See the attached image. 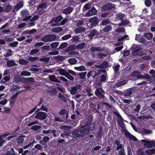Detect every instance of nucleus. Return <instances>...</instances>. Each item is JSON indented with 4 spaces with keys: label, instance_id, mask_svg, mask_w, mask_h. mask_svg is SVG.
Instances as JSON below:
<instances>
[{
    "label": "nucleus",
    "instance_id": "obj_1",
    "mask_svg": "<svg viewBox=\"0 0 155 155\" xmlns=\"http://www.w3.org/2000/svg\"><path fill=\"white\" fill-rule=\"evenodd\" d=\"M90 126L92 127H90L87 128V127L85 128H80L78 129L75 130L72 133V137L74 138H76L84 136L85 134L88 133L90 130H92L94 127V125L93 124H90Z\"/></svg>",
    "mask_w": 155,
    "mask_h": 155
},
{
    "label": "nucleus",
    "instance_id": "obj_2",
    "mask_svg": "<svg viewBox=\"0 0 155 155\" xmlns=\"http://www.w3.org/2000/svg\"><path fill=\"white\" fill-rule=\"evenodd\" d=\"M118 116L120 119H118V121L120 126L121 128V132L123 133H124L126 137L128 138L130 140L134 141H137V139L136 137L132 135L126 129L122 117L120 115H119Z\"/></svg>",
    "mask_w": 155,
    "mask_h": 155
},
{
    "label": "nucleus",
    "instance_id": "obj_3",
    "mask_svg": "<svg viewBox=\"0 0 155 155\" xmlns=\"http://www.w3.org/2000/svg\"><path fill=\"white\" fill-rule=\"evenodd\" d=\"M141 141L144 143V146L147 148H151L153 147H155V142L154 141H150L145 140H142Z\"/></svg>",
    "mask_w": 155,
    "mask_h": 155
},
{
    "label": "nucleus",
    "instance_id": "obj_4",
    "mask_svg": "<svg viewBox=\"0 0 155 155\" xmlns=\"http://www.w3.org/2000/svg\"><path fill=\"white\" fill-rule=\"evenodd\" d=\"M21 15L24 18L23 20L24 21L29 20L31 17V16H29L28 12L27 10H23L21 13Z\"/></svg>",
    "mask_w": 155,
    "mask_h": 155
},
{
    "label": "nucleus",
    "instance_id": "obj_5",
    "mask_svg": "<svg viewBox=\"0 0 155 155\" xmlns=\"http://www.w3.org/2000/svg\"><path fill=\"white\" fill-rule=\"evenodd\" d=\"M104 91L101 88H98L95 91V94L100 98H103L104 97Z\"/></svg>",
    "mask_w": 155,
    "mask_h": 155
},
{
    "label": "nucleus",
    "instance_id": "obj_6",
    "mask_svg": "<svg viewBox=\"0 0 155 155\" xmlns=\"http://www.w3.org/2000/svg\"><path fill=\"white\" fill-rule=\"evenodd\" d=\"M145 153L143 151L140 152L141 155H151L153 154H155V149H151L145 150Z\"/></svg>",
    "mask_w": 155,
    "mask_h": 155
},
{
    "label": "nucleus",
    "instance_id": "obj_7",
    "mask_svg": "<svg viewBox=\"0 0 155 155\" xmlns=\"http://www.w3.org/2000/svg\"><path fill=\"white\" fill-rule=\"evenodd\" d=\"M46 117V114L45 113L43 112H40L37 113L35 116V118L43 120L45 119Z\"/></svg>",
    "mask_w": 155,
    "mask_h": 155
},
{
    "label": "nucleus",
    "instance_id": "obj_8",
    "mask_svg": "<svg viewBox=\"0 0 155 155\" xmlns=\"http://www.w3.org/2000/svg\"><path fill=\"white\" fill-rule=\"evenodd\" d=\"M97 12V11L95 8L94 7L87 12L85 15V17H89L91 16L95 15Z\"/></svg>",
    "mask_w": 155,
    "mask_h": 155
},
{
    "label": "nucleus",
    "instance_id": "obj_9",
    "mask_svg": "<svg viewBox=\"0 0 155 155\" xmlns=\"http://www.w3.org/2000/svg\"><path fill=\"white\" fill-rule=\"evenodd\" d=\"M18 94V93L17 92L15 94H13L12 97L10 99V104L9 106L11 107H12L15 103V100L17 98V96Z\"/></svg>",
    "mask_w": 155,
    "mask_h": 155
},
{
    "label": "nucleus",
    "instance_id": "obj_10",
    "mask_svg": "<svg viewBox=\"0 0 155 155\" xmlns=\"http://www.w3.org/2000/svg\"><path fill=\"white\" fill-rule=\"evenodd\" d=\"M142 49V48L140 46H137L136 48H135L134 51L132 52V53L134 54V55L138 54L140 55H142V54H139L138 52L141 50Z\"/></svg>",
    "mask_w": 155,
    "mask_h": 155
},
{
    "label": "nucleus",
    "instance_id": "obj_11",
    "mask_svg": "<svg viewBox=\"0 0 155 155\" xmlns=\"http://www.w3.org/2000/svg\"><path fill=\"white\" fill-rule=\"evenodd\" d=\"M135 40L141 43H144L145 41V39L140 34L136 35Z\"/></svg>",
    "mask_w": 155,
    "mask_h": 155
},
{
    "label": "nucleus",
    "instance_id": "obj_12",
    "mask_svg": "<svg viewBox=\"0 0 155 155\" xmlns=\"http://www.w3.org/2000/svg\"><path fill=\"white\" fill-rule=\"evenodd\" d=\"M73 11L72 8L71 7H68L66 8L63 10V13L65 14H70Z\"/></svg>",
    "mask_w": 155,
    "mask_h": 155
},
{
    "label": "nucleus",
    "instance_id": "obj_13",
    "mask_svg": "<svg viewBox=\"0 0 155 155\" xmlns=\"http://www.w3.org/2000/svg\"><path fill=\"white\" fill-rule=\"evenodd\" d=\"M57 71L59 72V73L60 75L64 76H65L68 73L65 70L62 69H58L57 70Z\"/></svg>",
    "mask_w": 155,
    "mask_h": 155
},
{
    "label": "nucleus",
    "instance_id": "obj_14",
    "mask_svg": "<svg viewBox=\"0 0 155 155\" xmlns=\"http://www.w3.org/2000/svg\"><path fill=\"white\" fill-rule=\"evenodd\" d=\"M8 134H5L0 136V147L2 146L5 141L3 140L4 138L7 136Z\"/></svg>",
    "mask_w": 155,
    "mask_h": 155
},
{
    "label": "nucleus",
    "instance_id": "obj_15",
    "mask_svg": "<svg viewBox=\"0 0 155 155\" xmlns=\"http://www.w3.org/2000/svg\"><path fill=\"white\" fill-rule=\"evenodd\" d=\"M23 6V4L22 2H20L18 3L15 6V11H18Z\"/></svg>",
    "mask_w": 155,
    "mask_h": 155
},
{
    "label": "nucleus",
    "instance_id": "obj_16",
    "mask_svg": "<svg viewBox=\"0 0 155 155\" xmlns=\"http://www.w3.org/2000/svg\"><path fill=\"white\" fill-rule=\"evenodd\" d=\"M49 79L52 81L55 82H56L60 83V81L58 80V78H57L56 77L53 75H50L49 76Z\"/></svg>",
    "mask_w": 155,
    "mask_h": 155
},
{
    "label": "nucleus",
    "instance_id": "obj_17",
    "mask_svg": "<svg viewBox=\"0 0 155 155\" xmlns=\"http://www.w3.org/2000/svg\"><path fill=\"white\" fill-rule=\"evenodd\" d=\"M97 32L95 30H93L90 32V34L88 35L89 38H91L95 35H97Z\"/></svg>",
    "mask_w": 155,
    "mask_h": 155
},
{
    "label": "nucleus",
    "instance_id": "obj_18",
    "mask_svg": "<svg viewBox=\"0 0 155 155\" xmlns=\"http://www.w3.org/2000/svg\"><path fill=\"white\" fill-rule=\"evenodd\" d=\"M85 30V28L84 27H81L77 28L75 30V32L77 34L79 33L84 31Z\"/></svg>",
    "mask_w": 155,
    "mask_h": 155
},
{
    "label": "nucleus",
    "instance_id": "obj_19",
    "mask_svg": "<svg viewBox=\"0 0 155 155\" xmlns=\"http://www.w3.org/2000/svg\"><path fill=\"white\" fill-rule=\"evenodd\" d=\"M131 76H137V78L138 79H140L143 77L142 76L141 74H139L138 72L136 71H134L132 73Z\"/></svg>",
    "mask_w": 155,
    "mask_h": 155
},
{
    "label": "nucleus",
    "instance_id": "obj_20",
    "mask_svg": "<svg viewBox=\"0 0 155 155\" xmlns=\"http://www.w3.org/2000/svg\"><path fill=\"white\" fill-rule=\"evenodd\" d=\"M62 18L61 15H59L55 18H53L51 20L52 22L54 21L55 22H58L61 21Z\"/></svg>",
    "mask_w": 155,
    "mask_h": 155
},
{
    "label": "nucleus",
    "instance_id": "obj_21",
    "mask_svg": "<svg viewBox=\"0 0 155 155\" xmlns=\"http://www.w3.org/2000/svg\"><path fill=\"white\" fill-rule=\"evenodd\" d=\"M112 27L110 25L108 26L103 29L102 31L104 33H107L110 31L112 29Z\"/></svg>",
    "mask_w": 155,
    "mask_h": 155
},
{
    "label": "nucleus",
    "instance_id": "obj_22",
    "mask_svg": "<svg viewBox=\"0 0 155 155\" xmlns=\"http://www.w3.org/2000/svg\"><path fill=\"white\" fill-rule=\"evenodd\" d=\"M70 90L71 94H74L77 93L78 90V88L76 87H73L70 89Z\"/></svg>",
    "mask_w": 155,
    "mask_h": 155
},
{
    "label": "nucleus",
    "instance_id": "obj_23",
    "mask_svg": "<svg viewBox=\"0 0 155 155\" xmlns=\"http://www.w3.org/2000/svg\"><path fill=\"white\" fill-rule=\"evenodd\" d=\"M74 69L78 71H83L85 70V68L84 66H81L79 67H75Z\"/></svg>",
    "mask_w": 155,
    "mask_h": 155
},
{
    "label": "nucleus",
    "instance_id": "obj_24",
    "mask_svg": "<svg viewBox=\"0 0 155 155\" xmlns=\"http://www.w3.org/2000/svg\"><path fill=\"white\" fill-rule=\"evenodd\" d=\"M68 61L71 64H74L77 63V61L76 59L74 58H71L68 59Z\"/></svg>",
    "mask_w": 155,
    "mask_h": 155
},
{
    "label": "nucleus",
    "instance_id": "obj_25",
    "mask_svg": "<svg viewBox=\"0 0 155 155\" xmlns=\"http://www.w3.org/2000/svg\"><path fill=\"white\" fill-rule=\"evenodd\" d=\"M91 51H101L103 49L102 48L99 47H92L90 49Z\"/></svg>",
    "mask_w": 155,
    "mask_h": 155
},
{
    "label": "nucleus",
    "instance_id": "obj_26",
    "mask_svg": "<svg viewBox=\"0 0 155 155\" xmlns=\"http://www.w3.org/2000/svg\"><path fill=\"white\" fill-rule=\"evenodd\" d=\"M114 7V5L112 4H107L105 5V7L107 10L110 9Z\"/></svg>",
    "mask_w": 155,
    "mask_h": 155
},
{
    "label": "nucleus",
    "instance_id": "obj_27",
    "mask_svg": "<svg viewBox=\"0 0 155 155\" xmlns=\"http://www.w3.org/2000/svg\"><path fill=\"white\" fill-rule=\"evenodd\" d=\"M7 64L8 67H11L15 65V62L14 61H9L7 62Z\"/></svg>",
    "mask_w": 155,
    "mask_h": 155
},
{
    "label": "nucleus",
    "instance_id": "obj_28",
    "mask_svg": "<svg viewBox=\"0 0 155 155\" xmlns=\"http://www.w3.org/2000/svg\"><path fill=\"white\" fill-rule=\"evenodd\" d=\"M144 36L149 40L151 39L153 37V35L150 33H146L144 34Z\"/></svg>",
    "mask_w": 155,
    "mask_h": 155
},
{
    "label": "nucleus",
    "instance_id": "obj_29",
    "mask_svg": "<svg viewBox=\"0 0 155 155\" xmlns=\"http://www.w3.org/2000/svg\"><path fill=\"white\" fill-rule=\"evenodd\" d=\"M47 7V6L45 4L42 3L38 6V10H40V9L45 8Z\"/></svg>",
    "mask_w": 155,
    "mask_h": 155
},
{
    "label": "nucleus",
    "instance_id": "obj_30",
    "mask_svg": "<svg viewBox=\"0 0 155 155\" xmlns=\"http://www.w3.org/2000/svg\"><path fill=\"white\" fill-rule=\"evenodd\" d=\"M62 30V28L61 27H59L57 28H54L52 30V31L53 32H56V33H58L61 31Z\"/></svg>",
    "mask_w": 155,
    "mask_h": 155
},
{
    "label": "nucleus",
    "instance_id": "obj_31",
    "mask_svg": "<svg viewBox=\"0 0 155 155\" xmlns=\"http://www.w3.org/2000/svg\"><path fill=\"white\" fill-rule=\"evenodd\" d=\"M31 73L30 72L26 71H23L20 74L21 76H29L31 75Z\"/></svg>",
    "mask_w": 155,
    "mask_h": 155
},
{
    "label": "nucleus",
    "instance_id": "obj_32",
    "mask_svg": "<svg viewBox=\"0 0 155 155\" xmlns=\"http://www.w3.org/2000/svg\"><path fill=\"white\" fill-rule=\"evenodd\" d=\"M127 82V81L126 80H124L122 81L119 82L117 83V84H116L115 85L114 87H116V86L117 87H119L120 86L126 84Z\"/></svg>",
    "mask_w": 155,
    "mask_h": 155
},
{
    "label": "nucleus",
    "instance_id": "obj_33",
    "mask_svg": "<svg viewBox=\"0 0 155 155\" xmlns=\"http://www.w3.org/2000/svg\"><path fill=\"white\" fill-rule=\"evenodd\" d=\"M120 67V65L118 64H115L113 67V68L115 72H117L118 71L119 68Z\"/></svg>",
    "mask_w": 155,
    "mask_h": 155
},
{
    "label": "nucleus",
    "instance_id": "obj_34",
    "mask_svg": "<svg viewBox=\"0 0 155 155\" xmlns=\"http://www.w3.org/2000/svg\"><path fill=\"white\" fill-rule=\"evenodd\" d=\"M48 36L50 41L54 40L56 38V36L54 35H48Z\"/></svg>",
    "mask_w": 155,
    "mask_h": 155
},
{
    "label": "nucleus",
    "instance_id": "obj_35",
    "mask_svg": "<svg viewBox=\"0 0 155 155\" xmlns=\"http://www.w3.org/2000/svg\"><path fill=\"white\" fill-rule=\"evenodd\" d=\"M28 62L25 59H21L19 60V63L20 64L24 65L27 63Z\"/></svg>",
    "mask_w": 155,
    "mask_h": 155
},
{
    "label": "nucleus",
    "instance_id": "obj_36",
    "mask_svg": "<svg viewBox=\"0 0 155 155\" xmlns=\"http://www.w3.org/2000/svg\"><path fill=\"white\" fill-rule=\"evenodd\" d=\"M59 45V43L57 42H55L51 43L50 46L52 48H57Z\"/></svg>",
    "mask_w": 155,
    "mask_h": 155
},
{
    "label": "nucleus",
    "instance_id": "obj_37",
    "mask_svg": "<svg viewBox=\"0 0 155 155\" xmlns=\"http://www.w3.org/2000/svg\"><path fill=\"white\" fill-rule=\"evenodd\" d=\"M59 52L58 51H53L50 52L48 53V54L50 55H57L59 54Z\"/></svg>",
    "mask_w": 155,
    "mask_h": 155
},
{
    "label": "nucleus",
    "instance_id": "obj_38",
    "mask_svg": "<svg viewBox=\"0 0 155 155\" xmlns=\"http://www.w3.org/2000/svg\"><path fill=\"white\" fill-rule=\"evenodd\" d=\"M67 46L68 44L67 43H63L60 45L59 48L60 49H62L66 47Z\"/></svg>",
    "mask_w": 155,
    "mask_h": 155
},
{
    "label": "nucleus",
    "instance_id": "obj_39",
    "mask_svg": "<svg viewBox=\"0 0 155 155\" xmlns=\"http://www.w3.org/2000/svg\"><path fill=\"white\" fill-rule=\"evenodd\" d=\"M25 137V136L24 135L21 137H19L18 138V143H22L24 140V137Z\"/></svg>",
    "mask_w": 155,
    "mask_h": 155
},
{
    "label": "nucleus",
    "instance_id": "obj_40",
    "mask_svg": "<svg viewBox=\"0 0 155 155\" xmlns=\"http://www.w3.org/2000/svg\"><path fill=\"white\" fill-rule=\"evenodd\" d=\"M85 46V44L84 43H81L77 45L76 47L78 48L82 49Z\"/></svg>",
    "mask_w": 155,
    "mask_h": 155
},
{
    "label": "nucleus",
    "instance_id": "obj_41",
    "mask_svg": "<svg viewBox=\"0 0 155 155\" xmlns=\"http://www.w3.org/2000/svg\"><path fill=\"white\" fill-rule=\"evenodd\" d=\"M39 51L38 49H34L31 50L30 51V54L31 55H33L34 54L37 53Z\"/></svg>",
    "mask_w": 155,
    "mask_h": 155
},
{
    "label": "nucleus",
    "instance_id": "obj_42",
    "mask_svg": "<svg viewBox=\"0 0 155 155\" xmlns=\"http://www.w3.org/2000/svg\"><path fill=\"white\" fill-rule=\"evenodd\" d=\"M145 5L147 7L150 6L151 5V1L150 0H145Z\"/></svg>",
    "mask_w": 155,
    "mask_h": 155
},
{
    "label": "nucleus",
    "instance_id": "obj_43",
    "mask_svg": "<svg viewBox=\"0 0 155 155\" xmlns=\"http://www.w3.org/2000/svg\"><path fill=\"white\" fill-rule=\"evenodd\" d=\"M12 51L11 50H8L7 51V53L4 54V55L6 57H9L12 55Z\"/></svg>",
    "mask_w": 155,
    "mask_h": 155
},
{
    "label": "nucleus",
    "instance_id": "obj_44",
    "mask_svg": "<svg viewBox=\"0 0 155 155\" xmlns=\"http://www.w3.org/2000/svg\"><path fill=\"white\" fill-rule=\"evenodd\" d=\"M71 37V35H67L64 36H63L62 38L63 40H67L70 38Z\"/></svg>",
    "mask_w": 155,
    "mask_h": 155
},
{
    "label": "nucleus",
    "instance_id": "obj_45",
    "mask_svg": "<svg viewBox=\"0 0 155 155\" xmlns=\"http://www.w3.org/2000/svg\"><path fill=\"white\" fill-rule=\"evenodd\" d=\"M110 23V21L108 20H105L103 21L101 23L102 25H105L108 24Z\"/></svg>",
    "mask_w": 155,
    "mask_h": 155
},
{
    "label": "nucleus",
    "instance_id": "obj_46",
    "mask_svg": "<svg viewBox=\"0 0 155 155\" xmlns=\"http://www.w3.org/2000/svg\"><path fill=\"white\" fill-rule=\"evenodd\" d=\"M41 127L40 126L35 125L32 127H31V129L34 130H36L41 128Z\"/></svg>",
    "mask_w": 155,
    "mask_h": 155
},
{
    "label": "nucleus",
    "instance_id": "obj_47",
    "mask_svg": "<svg viewBox=\"0 0 155 155\" xmlns=\"http://www.w3.org/2000/svg\"><path fill=\"white\" fill-rule=\"evenodd\" d=\"M49 59L50 58H49L47 57L41 58L39 59V60L42 61L47 62L49 61Z\"/></svg>",
    "mask_w": 155,
    "mask_h": 155
},
{
    "label": "nucleus",
    "instance_id": "obj_48",
    "mask_svg": "<svg viewBox=\"0 0 155 155\" xmlns=\"http://www.w3.org/2000/svg\"><path fill=\"white\" fill-rule=\"evenodd\" d=\"M132 94V92L130 90H128L125 93V96H129Z\"/></svg>",
    "mask_w": 155,
    "mask_h": 155
},
{
    "label": "nucleus",
    "instance_id": "obj_49",
    "mask_svg": "<svg viewBox=\"0 0 155 155\" xmlns=\"http://www.w3.org/2000/svg\"><path fill=\"white\" fill-rule=\"evenodd\" d=\"M35 147L36 149H37V150H42V149H43L42 146L39 144L36 145L35 146Z\"/></svg>",
    "mask_w": 155,
    "mask_h": 155
},
{
    "label": "nucleus",
    "instance_id": "obj_50",
    "mask_svg": "<svg viewBox=\"0 0 155 155\" xmlns=\"http://www.w3.org/2000/svg\"><path fill=\"white\" fill-rule=\"evenodd\" d=\"M115 31L117 32H123L124 31L125 29L124 28H121L116 29V30Z\"/></svg>",
    "mask_w": 155,
    "mask_h": 155
},
{
    "label": "nucleus",
    "instance_id": "obj_51",
    "mask_svg": "<svg viewBox=\"0 0 155 155\" xmlns=\"http://www.w3.org/2000/svg\"><path fill=\"white\" fill-rule=\"evenodd\" d=\"M42 40L43 41L45 42L50 41L48 35L43 38L42 39Z\"/></svg>",
    "mask_w": 155,
    "mask_h": 155
},
{
    "label": "nucleus",
    "instance_id": "obj_52",
    "mask_svg": "<svg viewBox=\"0 0 155 155\" xmlns=\"http://www.w3.org/2000/svg\"><path fill=\"white\" fill-rule=\"evenodd\" d=\"M18 43L17 41H15L12 43H11L10 44V46L12 47H15L17 46Z\"/></svg>",
    "mask_w": 155,
    "mask_h": 155
},
{
    "label": "nucleus",
    "instance_id": "obj_53",
    "mask_svg": "<svg viewBox=\"0 0 155 155\" xmlns=\"http://www.w3.org/2000/svg\"><path fill=\"white\" fill-rule=\"evenodd\" d=\"M65 77H66L68 79H69L71 81H73L74 80V78L73 77L71 76L70 75L68 74V73H67V75H66V76Z\"/></svg>",
    "mask_w": 155,
    "mask_h": 155
},
{
    "label": "nucleus",
    "instance_id": "obj_54",
    "mask_svg": "<svg viewBox=\"0 0 155 155\" xmlns=\"http://www.w3.org/2000/svg\"><path fill=\"white\" fill-rule=\"evenodd\" d=\"M38 57H29L28 58V60L31 61H33L38 59Z\"/></svg>",
    "mask_w": 155,
    "mask_h": 155
},
{
    "label": "nucleus",
    "instance_id": "obj_55",
    "mask_svg": "<svg viewBox=\"0 0 155 155\" xmlns=\"http://www.w3.org/2000/svg\"><path fill=\"white\" fill-rule=\"evenodd\" d=\"M122 24L121 25H129V24L130 23L128 20H124L122 21Z\"/></svg>",
    "mask_w": 155,
    "mask_h": 155
},
{
    "label": "nucleus",
    "instance_id": "obj_56",
    "mask_svg": "<svg viewBox=\"0 0 155 155\" xmlns=\"http://www.w3.org/2000/svg\"><path fill=\"white\" fill-rule=\"evenodd\" d=\"M78 40L79 38L78 36L73 37L71 39L72 41L75 42L78 41Z\"/></svg>",
    "mask_w": 155,
    "mask_h": 155
},
{
    "label": "nucleus",
    "instance_id": "obj_57",
    "mask_svg": "<svg viewBox=\"0 0 155 155\" xmlns=\"http://www.w3.org/2000/svg\"><path fill=\"white\" fill-rule=\"evenodd\" d=\"M58 97L60 99H62L64 102H66L67 101V100L65 99L64 96L62 95L61 94H59L58 95Z\"/></svg>",
    "mask_w": 155,
    "mask_h": 155
},
{
    "label": "nucleus",
    "instance_id": "obj_58",
    "mask_svg": "<svg viewBox=\"0 0 155 155\" xmlns=\"http://www.w3.org/2000/svg\"><path fill=\"white\" fill-rule=\"evenodd\" d=\"M38 121L37 120H36L35 121H33L31 123H29L28 124V127H30L31 126L33 125L34 124H38Z\"/></svg>",
    "mask_w": 155,
    "mask_h": 155
},
{
    "label": "nucleus",
    "instance_id": "obj_59",
    "mask_svg": "<svg viewBox=\"0 0 155 155\" xmlns=\"http://www.w3.org/2000/svg\"><path fill=\"white\" fill-rule=\"evenodd\" d=\"M143 77L142 78L144 77L145 78L147 79L149 81H150L151 79V78L150 77V75L148 74H147L145 75L144 77Z\"/></svg>",
    "mask_w": 155,
    "mask_h": 155
},
{
    "label": "nucleus",
    "instance_id": "obj_60",
    "mask_svg": "<svg viewBox=\"0 0 155 155\" xmlns=\"http://www.w3.org/2000/svg\"><path fill=\"white\" fill-rule=\"evenodd\" d=\"M8 102V101L7 99H5L2 101L0 102V104H2V105H5Z\"/></svg>",
    "mask_w": 155,
    "mask_h": 155
},
{
    "label": "nucleus",
    "instance_id": "obj_61",
    "mask_svg": "<svg viewBox=\"0 0 155 155\" xmlns=\"http://www.w3.org/2000/svg\"><path fill=\"white\" fill-rule=\"evenodd\" d=\"M36 31V30L34 29H32L30 31H27V33H28L29 34H31L34 33Z\"/></svg>",
    "mask_w": 155,
    "mask_h": 155
},
{
    "label": "nucleus",
    "instance_id": "obj_62",
    "mask_svg": "<svg viewBox=\"0 0 155 155\" xmlns=\"http://www.w3.org/2000/svg\"><path fill=\"white\" fill-rule=\"evenodd\" d=\"M49 139V138L47 136H45L43 138V141L45 142H47L48 141Z\"/></svg>",
    "mask_w": 155,
    "mask_h": 155
},
{
    "label": "nucleus",
    "instance_id": "obj_63",
    "mask_svg": "<svg viewBox=\"0 0 155 155\" xmlns=\"http://www.w3.org/2000/svg\"><path fill=\"white\" fill-rule=\"evenodd\" d=\"M91 7V5L90 4H87L84 6V8L87 10L89 9Z\"/></svg>",
    "mask_w": 155,
    "mask_h": 155
},
{
    "label": "nucleus",
    "instance_id": "obj_64",
    "mask_svg": "<svg viewBox=\"0 0 155 155\" xmlns=\"http://www.w3.org/2000/svg\"><path fill=\"white\" fill-rule=\"evenodd\" d=\"M119 153L121 155H125L124 149V148L121 149L119 151Z\"/></svg>",
    "mask_w": 155,
    "mask_h": 155
}]
</instances>
